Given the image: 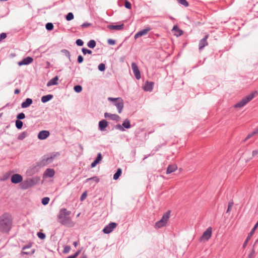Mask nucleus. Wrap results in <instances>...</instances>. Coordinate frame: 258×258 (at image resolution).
<instances>
[{"mask_svg":"<svg viewBox=\"0 0 258 258\" xmlns=\"http://www.w3.org/2000/svg\"><path fill=\"white\" fill-rule=\"evenodd\" d=\"M30 245H25L23 247V249H25L26 248H30Z\"/></svg>","mask_w":258,"mask_h":258,"instance_id":"62","label":"nucleus"},{"mask_svg":"<svg viewBox=\"0 0 258 258\" xmlns=\"http://www.w3.org/2000/svg\"><path fill=\"white\" fill-rule=\"evenodd\" d=\"M34 185V181L31 179L29 180L24 181L21 184V187L23 189H26Z\"/></svg>","mask_w":258,"mask_h":258,"instance_id":"10","label":"nucleus"},{"mask_svg":"<svg viewBox=\"0 0 258 258\" xmlns=\"http://www.w3.org/2000/svg\"><path fill=\"white\" fill-rule=\"evenodd\" d=\"M107 42L110 45H114L115 43V41L114 40H113V39H109L107 40Z\"/></svg>","mask_w":258,"mask_h":258,"instance_id":"55","label":"nucleus"},{"mask_svg":"<svg viewBox=\"0 0 258 258\" xmlns=\"http://www.w3.org/2000/svg\"><path fill=\"white\" fill-rule=\"evenodd\" d=\"M124 25L122 23L120 25H109L107 26V28L110 30H122L124 28Z\"/></svg>","mask_w":258,"mask_h":258,"instance_id":"20","label":"nucleus"},{"mask_svg":"<svg viewBox=\"0 0 258 258\" xmlns=\"http://www.w3.org/2000/svg\"><path fill=\"white\" fill-rule=\"evenodd\" d=\"M71 212L66 208L60 209L57 215V220L62 225L72 227L75 225V223L72 220L70 215Z\"/></svg>","mask_w":258,"mask_h":258,"instance_id":"1","label":"nucleus"},{"mask_svg":"<svg viewBox=\"0 0 258 258\" xmlns=\"http://www.w3.org/2000/svg\"><path fill=\"white\" fill-rule=\"evenodd\" d=\"M53 97V95L51 94L43 96L41 98V102L46 103L52 99Z\"/></svg>","mask_w":258,"mask_h":258,"instance_id":"25","label":"nucleus"},{"mask_svg":"<svg viewBox=\"0 0 258 258\" xmlns=\"http://www.w3.org/2000/svg\"><path fill=\"white\" fill-rule=\"evenodd\" d=\"M84 60V58L81 55H79L78 57L77 62L78 63H81Z\"/></svg>","mask_w":258,"mask_h":258,"instance_id":"53","label":"nucleus"},{"mask_svg":"<svg viewBox=\"0 0 258 258\" xmlns=\"http://www.w3.org/2000/svg\"><path fill=\"white\" fill-rule=\"evenodd\" d=\"M98 69L100 71L103 72L105 70V65L103 63H101L99 64Z\"/></svg>","mask_w":258,"mask_h":258,"instance_id":"40","label":"nucleus"},{"mask_svg":"<svg viewBox=\"0 0 258 258\" xmlns=\"http://www.w3.org/2000/svg\"><path fill=\"white\" fill-rule=\"evenodd\" d=\"M76 44L79 46H82L84 44V42L82 39H78L76 40Z\"/></svg>","mask_w":258,"mask_h":258,"instance_id":"46","label":"nucleus"},{"mask_svg":"<svg viewBox=\"0 0 258 258\" xmlns=\"http://www.w3.org/2000/svg\"><path fill=\"white\" fill-rule=\"evenodd\" d=\"M258 154V150H254L253 151H252V157H255V156H256Z\"/></svg>","mask_w":258,"mask_h":258,"instance_id":"57","label":"nucleus"},{"mask_svg":"<svg viewBox=\"0 0 258 258\" xmlns=\"http://www.w3.org/2000/svg\"><path fill=\"white\" fill-rule=\"evenodd\" d=\"M154 85V82L147 81L143 87V89L146 91H151L153 90Z\"/></svg>","mask_w":258,"mask_h":258,"instance_id":"18","label":"nucleus"},{"mask_svg":"<svg viewBox=\"0 0 258 258\" xmlns=\"http://www.w3.org/2000/svg\"><path fill=\"white\" fill-rule=\"evenodd\" d=\"M73 245H74L75 247H77L78 245V241L74 242Z\"/></svg>","mask_w":258,"mask_h":258,"instance_id":"61","label":"nucleus"},{"mask_svg":"<svg viewBox=\"0 0 258 258\" xmlns=\"http://www.w3.org/2000/svg\"><path fill=\"white\" fill-rule=\"evenodd\" d=\"M254 254H255V250H254V248H253L251 249L250 253L248 254V258H253L255 256Z\"/></svg>","mask_w":258,"mask_h":258,"instance_id":"45","label":"nucleus"},{"mask_svg":"<svg viewBox=\"0 0 258 258\" xmlns=\"http://www.w3.org/2000/svg\"><path fill=\"white\" fill-rule=\"evenodd\" d=\"M87 197V192L86 191H85L81 195V196L80 197V201L82 202L84 201L86 199Z\"/></svg>","mask_w":258,"mask_h":258,"instance_id":"43","label":"nucleus"},{"mask_svg":"<svg viewBox=\"0 0 258 258\" xmlns=\"http://www.w3.org/2000/svg\"><path fill=\"white\" fill-rule=\"evenodd\" d=\"M104 117L105 118H109L112 120H115L116 121H118L120 119V117L117 114H111L108 112H105L104 113Z\"/></svg>","mask_w":258,"mask_h":258,"instance_id":"17","label":"nucleus"},{"mask_svg":"<svg viewBox=\"0 0 258 258\" xmlns=\"http://www.w3.org/2000/svg\"><path fill=\"white\" fill-rule=\"evenodd\" d=\"M53 25L51 23H47L45 25L46 29L48 31H51L53 29Z\"/></svg>","mask_w":258,"mask_h":258,"instance_id":"37","label":"nucleus"},{"mask_svg":"<svg viewBox=\"0 0 258 258\" xmlns=\"http://www.w3.org/2000/svg\"><path fill=\"white\" fill-rule=\"evenodd\" d=\"M13 219L8 213H5L0 216V231L3 233H9L12 227Z\"/></svg>","mask_w":258,"mask_h":258,"instance_id":"2","label":"nucleus"},{"mask_svg":"<svg viewBox=\"0 0 258 258\" xmlns=\"http://www.w3.org/2000/svg\"><path fill=\"white\" fill-rule=\"evenodd\" d=\"M92 26V24L88 22H86L81 25V27L83 28L89 27Z\"/></svg>","mask_w":258,"mask_h":258,"instance_id":"52","label":"nucleus"},{"mask_svg":"<svg viewBox=\"0 0 258 258\" xmlns=\"http://www.w3.org/2000/svg\"><path fill=\"white\" fill-rule=\"evenodd\" d=\"M122 173V170L121 168H118L116 172L113 175V179L117 180Z\"/></svg>","mask_w":258,"mask_h":258,"instance_id":"28","label":"nucleus"},{"mask_svg":"<svg viewBox=\"0 0 258 258\" xmlns=\"http://www.w3.org/2000/svg\"><path fill=\"white\" fill-rule=\"evenodd\" d=\"M108 125V122L105 119H102L99 122L98 129L101 132L104 131Z\"/></svg>","mask_w":258,"mask_h":258,"instance_id":"16","label":"nucleus"},{"mask_svg":"<svg viewBox=\"0 0 258 258\" xmlns=\"http://www.w3.org/2000/svg\"><path fill=\"white\" fill-rule=\"evenodd\" d=\"M55 174V171L53 169L48 168L47 169L43 174L44 177H52Z\"/></svg>","mask_w":258,"mask_h":258,"instance_id":"19","label":"nucleus"},{"mask_svg":"<svg viewBox=\"0 0 258 258\" xmlns=\"http://www.w3.org/2000/svg\"><path fill=\"white\" fill-rule=\"evenodd\" d=\"M74 91L77 93H80L82 90V87L81 85H76L74 87Z\"/></svg>","mask_w":258,"mask_h":258,"instance_id":"36","label":"nucleus"},{"mask_svg":"<svg viewBox=\"0 0 258 258\" xmlns=\"http://www.w3.org/2000/svg\"><path fill=\"white\" fill-rule=\"evenodd\" d=\"M176 1L179 4L184 6L185 7H188L189 5L188 3L186 1V0H176Z\"/></svg>","mask_w":258,"mask_h":258,"instance_id":"34","label":"nucleus"},{"mask_svg":"<svg viewBox=\"0 0 258 258\" xmlns=\"http://www.w3.org/2000/svg\"><path fill=\"white\" fill-rule=\"evenodd\" d=\"M61 52L63 53L69 59H70L71 54L69 50L65 49H63L61 50Z\"/></svg>","mask_w":258,"mask_h":258,"instance_id":"32","label":"nucleus"},{"mask_svg":"<svg viewBox=\"0 0 258 258\" xmlns=\"http://www.w3.org/2000/svg\"><path fill=\"white\" fill-rule=\"evenodd\" d=\"M71 250V247L69 245H65L63 247V253H67L69 252Z\"/></svg>","mask_w":258,"mask_h":258,"instance_id":"41","label":"nucleus"},{"mask_svg":"<svg viewBox=\"0 0 258 258\" xmlns=\"http://www.w3.org/2000/svg\"><path fill=\"white\" fill-rule=\"evenodd\" d=\"M151 30V28L150 27H146L145 29L140 30L135 35V39H136L140 37L146 35Z\"/></svg>","mask_w":258,"mask_h":258,"instance_id":"8","label":"nucleus"},{"mask_svg":"<svg viewBox=\"0 0 258 258\" xmlns=\"http://www.w3.org/2000/svg\"><path fill=\"white\" fill-rule=\"evenodd\" d=\"M27 136L28 133L26 132H23L19 135L18 137V139L19 140H23Z\"/></svg>","mask_w":258,"mask_h":258,"instance_id":"29","label":"nucleus"},{"mask_svg":"<svg viewBox=\"0 0 258 258\" xmlns=\"http://www.w3.org/2000/svg\"><path fill=\"white\" fill-rule=\"evenodd\" d=\"M74 14L71 13V12H70L66 16V19L68 21H70L72 20H73L74 19Z\"/></svg>","mask_w":258,"mask_h":258,"instance_id":"33","label":"nucleus"},{"mask_svg":"<svg viewBox=\"0 0 258 258\" xmlns=\"http://www.w3.org/2000/svg\"><path fill=\"white\" fill-rule=\"evenodd\" d=\"M124 7L128 9H130L132 8V5L130 2L125 0L124 2Z\"/></svg>","mask_w":258,"mask_h":258,"instance_id":"44","label":"nucleus"},{"mask_svg":"<svg viewBox=\"0 0 258 258\" xmlns=\"http://www.w3.org/2000/svg\"><path fill=\"white\" fill-rule=\"evenodd\" d=\"M37 235L38 238L41 239H44L46 237L45 234L44 233L41 232H38L37 234Z\"/></svg>","mask_w":258,"mask_h":258,"instance_id":"42","label":"nucleus"},{"mask_svg":"<svg viewBox=\"0 0 258 258\" xmlns=\"http://www.w3.org/2000/svg\"><path fill=\"white\" fill-rule=\"evenodd\" d=\"M257 134H258V127L255 130Z\"/></svg>","mask_w":258,"mask_h":258,"instance_id":"64","label":"nucleus"},{"mask_svg":"<svg viewBox=\"0 0 258 258\" xmlns=\"http://www.w3.org/2000/svg\"><path fill=\"white\" fill-rule=\"evenodd\" d=\"M55 157V156H51L49 157H47L46 158H44L42 162H43V165L47 164L51 162H52L53 159Z\"/></svg>","mask_w":258,"mask_h":258,"instance_id":"26","label":"nucleus"},{"mask_svg":"<svg viewBox=\"0 0 258 258\" xmlns=\"http://www.w3.org/2000/svg\"><path fill=\"white\" fill-rule=\"evenodd\" d=\"M209 36V34L206 35L200 41L199 44V49L200 50H202L204 47L208 45V43L207 42V39Z\"/></svg>","mask_w":258,"mask_h":258,"instance_id":"12","label":"nucleus"},{"mask_svg":"<svg viewBox=\"0 0 258 258\" xmlns=\"http://www.w3.org/2000/svg\"><path fill=\"white\" fill-rule=\"evenodd\" d=\"M49 201H50L49 198L45 197L42 199L41 203L43 205L45 206L48 204Z\"/></svg>","mask_w":258,"mask_h":258,"instance_id":"38","label":"nucleus"},{"mask_svg":"<svg viewBox=\"0 0 258 258\" xmlns=\"http://www.w3.org/2000/svg\"><path fill=\"white\" fill-rule=\"evenodd\" d=\"M172 31L174 32V35L176 36H180L183 34V31L180 30L177 26H174L172 29Z\"/></svg>","mask_w":258,"mask_h":258,"instance_id":"24","label":"nucleus"},{"mask_svg":"<svg viewBox=\"0 0 258 258\" xmlns=\"http://www.w3.org/2000/svg\"><path fill=\"white\" fill-rule=\"evenodd\" d=\"M116 128L117 129H118L120 131H124V128L123 127L122 125H120L119 124H118L116 125Z\"/></svg>","mask_w":258,"mask_h":258,"instance_id":"56","label":"nucleus"},{"mask_svg":"<svg viewBox=\"0 0 258 258\" xmlns=\"http://www.w3.org/2000/svg\"><path fill=\"white\" fill-rule=\"evenodd\" d=\"M258 243V239L257 240H255V242H254V244L253 245V247L254 246V245Z\"/></svg>","mask_w":258,"mask_h":258,"instance_id":"63","label":"nucleus"},{"mask_svg":"<svg viewBox=\"0 0 258 258\" xmlns=\"http://www.w3.org/2000/svg\"><path fill=\"white\" fill-rule=\"evenodd\" d=\"M11 180L13 183L17 184L23 180V177L20 174H15L12 176Z\"/></svg>","mask_w":258,"mask_h":258,"instance_id":"13","label":"nucleus"},{"mask_svg":"<svg viewBox=\"0 0 258 258\" xmlns=\"http://www.w3.org/2000/svg\"><path fill=\"white\" fill-rule=\"evenodd\" d=\"M82 51L84 55H86V54H91L92 53L91 50L88 49L85 47L82 48Z\"/></svg>","mask_w":258,"mask_h":258,"instance_id":"35","label":"nucleus"},{"mask_svg":"<svg viewBox=\"0 0 258 258\" xmlns=\"http://www.w3.org/2000/svg\"><path fill=\"white\" fill-rule=\"evenodd\" d=\"M33 61V58L31 56H27L23 58L21 61L18 62L19 66L23 65H28Z\"/></svg>","mask_w":258,"mask_h":258,"instance_id":"11","label":"nucleus"},{"mask_svg":"<svg viewBox=\"0 0 258 258\" xmlns=\"http://www.w3.org/2000/svg\"><path fill=\"white\" fill-rule=\"evenodd\" d=\"M25 118V114L23 113V112H21V113H19L17 115V120H21V119H23Z\"/></svg>","mask_w":258,"mask_h":258,"instance_id":"39","label":"nucleus"},{"mask_svg":"<svg viewBox=\"0 0 258 258\" xmlns=\"http://www.w3.org/2000/svg\"><path fill=\"white\" fill-rule=\"evenodd\" d=\"M58 80V77L57 76L54 77L52 79L50 80L47 83V86H50L52 85H56L58 84L57 81Z\"/></svg>","mask_w":258,"mask_h":258,"instance_id":"23","label":"nucleus"},{"mask_svg":"<svg viewBox=\"0 0 258 258\" xmlns=\"http://www.w3.org/2000/svg\"><path fill=\"white\" fill-rule=\"evenodd\" d=\"M132 68L135 78L137 80H139L141 78V76L140 71L138 68V66L135 62H133L132 63Z\"/></svg>","mask_w":258,"mask_h":258,"instance_id":"9","label":"nucleus"},{"mask_svg":"<svg viewBox=\"0 0 258 258\" xmlns=\"http://www.w3.org/2000/svg\"><path fill=\"white\" fill-rule=\"evenodd\" d=\"M98 163L95 160L91 165V168L95 167Z\"/></svg>","mask_w":258,"mask_h":258,"instance_id":"59","label":"nucleus"},{"mask_svg":"<svg viewBox=\"0 0 258 258\" xmlns=\"http://www.w3.org/2000/svg\"><path fill=\"white\" fill-rule=\"evenodd\" d=\"M80 252L81 250H79L73 255H70L67 258H76L80 254Z\"/></svg>","mask_w":258,"mask_h":258,"instance_id":"50","label":"nucleus"},{"mask_svg":"<svg viewBox=\"0 0 258 258\" xmlns=\"http://www.w3.org/2000/svg\"><path fill=\"white\" fill-rule=\"evenodd\" d=\"M256 93V91L252 92L248 95L243 97L241 100L234 105V107L238 108L243 107L254 97L255 94Z\"/></svg>","mask_w":258,"mask_h":258,"instance_id":"4","label":"nucleus"},{"mask_svg":"<svg viewBox=\"0 0 258 258\" xmlns=\"http://www.w3.org/2000/svg\"><path fill=\"white\" fill-rule=\"evenodd\" d=\"M49 135L50 133L48 131L43 130L38 133L37 137L39 140H43L47 138Z\"/></svg>","mask_w":258,"mask_h":258,"instance_id":"15","label":"nucleus"},{"mask_svg":"<svg viewBox=\"0 0 258 258\" xmlns=\"http://www.w3.org/2000/svg\"><path fill=\"white\" fill-rule=\"evenodd\" d=\"M212 233V229L211 227L208 228L203 233V235L200 238V241H208L211 237Z\"/></svg>","mask_w":258,"mask_h":258,"instance_id":"6","label":"nucleus"},{"mask_svg":"<svg viewBox=\"0 0 258 258\" xmlns=\"http://www.w3.org/2000/svg\"><path fill=\"white\" fill-rule=\"evenodd\" d=\"M7 37V34L6 33H2L0 34V41L5 39Z\"/></svg>","mask_w":258,"mask_h":258,"instance_id":"54","label":"nucleus"},{"mask_svg":"<svg viewBox=\"0 0 258 258\" xmlns=\"http://www.w3.org/2000/svg\"><path fill=\"white\" fill-rule=\"evenodd\" d=\"M102 159V154L101 153H99L95 159L98 163H99Z\"/></svg>","mask_w":258,"mask_h":258,"instance_id":"49","label":"nucleus"},{"mask_svg":"<svg viewBox=\"0 0 258 258\" xmlns=\"http://www.w3.org/2000/svg\"><path fill=\"white\" fill-rule=\"evenodd\" d=\"M116 226L117 224L116 223L111 222L103 228L102 231L105 234H109L111 233Z\"/></svg>","mask_w":258,"mask_h":258,"instance_id":"7","label":"nucleus"},{"mask_svg":"<svg viewBox=\"0 0 258 258\" xmlns=\"http://www.w3.org/2000/svg\"><path fill=\"white\" fill-rule=\"evenodd\" d=\"M23 125V123L22 121L19 120H16L15 122V125L16 127L19 129L20 130L22 128Z\"/></svg>","mask_w":258,"mask_h":258,"instance_id":"31","label":"nucleus"},{"mask_svg":"<svg viewBox=\"0 0 258 258\" xmlns=\"http://www.w3.org/2000/svg\"><path fill=\"white\" fill-rule=\"evenodd\" d=\"M257 227H258V221L255 224V225L254 226L253 228L252 229V230H251V231L249 233L248 235L246 237L245 241L244 242V243L243 244V246H242L243 248H245V246H246V245H247L249 240L250 239L251 236L252 235V234H253L254 231L255 230V229L257 228Z\"/></svg>","mask_w":258,"mask_h":258,"instance_id":"14","label":"nucleus"},{"mask_svg":"<svg viewBox=\"0 0 258 258\" xmlns=\"http://www.w3.org/2000/svg\"><path fill=\"white\" fill-rule=\"evenodd\" d=\"M122 125L123 128H125L126 129L130 128L131 126L130 120H128V119H125L123 121V122L122 124Z\"/></svg>","mask_w":258,"mask_h":258,"instance_id":"27","label":"nucleus"},{"mask_svg":"<svg viewBox=\"0 0 258 258\" xmlns=\"http://www.w3.org/2000/svg\"><path fill=\"white\" fill-rule=\"evenodd\" d=\"M108 100L113 102V104L117 109L118 113H120L123 108V101L121 97H109Z\"/></svg>","mask_w":258,"mask_h":258,"instance_id":"5","label":"nucleus"},{"mask_svg":"<svg viewBox=\"0 0 258 258\" xmlns=\"http://www.w3.org/2000/svg\"><path fill=\"white\" fill-rule=\"evenodd\" d=\"M33 103V100L31 98H27L25 101L21 103V107L23 108H27Z\"/></svg>","mask_w":258,"mask_h":258,"instance_id":"21","label":"nucleus"},{"mask_svg":"<svg viewBox=\"0 0 258 258\" xmlns=\"http://www.w3.org/2000/svg\"><path fill=\"white\" fill-rule=\"evenodd\" d=\"M171 211H167L163 215L161 219L158 221L156 222L155 224L154 227L155 229H158L165 226L170 217Z\"/></svg>","mask_w":258,"mask_h":258,"instance_id":"3","label":"nucleus"},{"mask_svg":"<svg viewBox=\"0 0 258 258\" xmlns=\"http://www.w3.org/2000/svg\"><path fill=\"white\" fill-rule=\"evenodd\" d=\"M233 201H230L228 203V208H227V210L226 211L227 213H228L230 211L231 208L233 206Z\"/></svg>","mask_w":258,"mask_h":258,"instance_id":"48","label":"nucleus"},{"mask_svg":"<svg viewBox=\"0 0 258 258\" xmlns=\"http://www.w3.org/2000/svg\"><path fill=\"white\" fill-rule=\"evenodd\" d=\"M20 89H18V88L16 89L15 90V91H14V93H15V94H19V93H20Z\"/></svg>","mask_w":258,"mask_h":258,"instance_id":"60","label":"nucleus"},{"mask_svg":"<svg viewBox=\"0 0 258 258\" xmlns=\"http://www.w3.org/2000/svg\"><path fill=\"white\" fill-rule=\"evenodd\" d=\"M257 134L256 132H255V131H253L252 132H251V133L249 134L246 137V139H249L250 138H251L252 136H253L254 135Z\"/></svg>","mask_w":258,"mask_h":258,"instance_id":"51","label":"nucleus"},{"mask_svg":"<svg viewBox=\"0 0 258 258\" xmlns=\"http://www.w3.org/2000/svg\"><path fill=\"white\" fill-rule=\"evenodd\" d=\"M177 169V167L176 165L173 164V165H169L166 170V173L167 174H170L175 171H176Z\"/></svg>","mask_w":258,"mask_h":258,"instance_id":"22","label":"nucleus"},{"mask_svg":"<svg viewBox=\"0 0 258 258\" xmlns=\"http://www.w3.org/2000/svg\"><path fill=\"white\" fill-rule=\"evenodd\" d=\"M96 45V43L94 40H91L87 43V46L90 48H94Z\"/></svg>","mask_w":258,"mask_h":258,"instance_id":"30","label":"nucleus"},{"mask_svg":"<svg viewBox=\"0 0 258 258\" xmlns=\"http://www.w3.org/2000/svg\"><path fill=\"white\" fill-rule=\"evenodd\" d=\"M94 180L97 183L99 181V178L97 177L94 176V177H91V178H87L86 180V182H88V181H89V180Z\"/></svg>","mask_w":258,"mask_h":258,"instance_id":"47","label":"nucleus"},{"mask_svg":"<svg viewBox=\"0 0 258 258\" xmlns=\"http://www.w3.org/2000/svg\"><path fill=\"white\" fill-rule=\"evenodd\" d=\"M34 250H33V251H32L31 252H27V251H22V253L23 254H25V255H30V254H32L34 252Z\"/></svg>","mask_w":258,"mask_h":258,"instance_id":"58","label":"nucleus"}]
</instances>
